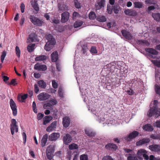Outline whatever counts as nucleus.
<instances>
[{
	"label": "nucleus",
	"instance_id": "1",
	"mask_svg": "<svg viewBox=\"0 0 160 160\" xmlns=\"http://www.w3.org/2000/svg\"><path fill=\"white\" fill-rule=\"evenodd\" d=\"M158 102L157 100H154L153 104L154 106L151 108L148 111L147 115L149 117H151L153 115H155V117L157 118L160 116V108H157Z\"/></svg>",
	"mask_w": 160,
	"mask_h": 160
},
{
	"label": "nucleus",
	"instance_id": "2",
	"mask_svg": "<svg viewBox=\"0 0 160 160\" xmlns=\"http://www.w3.org/2000/svg\"><path fill=\"white\" fill-rule=\"evenodd\" d=\"M46 39L48 41L44 46V49L46 51H49L53 47L56 43V41L55 39L53 38L52 36L50 34L47 36Z\"/></svg>",
	"mask_w": 160,
	"mask_h": 160
},
{
	"label": "nucleus",
	"instance_id": "3",
	"mask_svg": "<svg viewBox=\"0 0 160 160\" xmlns=\"http://www.w3.org/2000/svg\"><path fill=\"white\" fill-rule=\"evenodd\" d=\"M29 19L31 22L34 25L39 26H42L44 23V20L33 15H30Z\"/></svg>",
	"mask_w": 160,
	"mask_h": 160
},
{
	"label": "nucleus",
	"instance_id": "4",
	"mask_svg": "<svg viewBox=\"0 0 160 160\" xmlns=\"http://www.w3.org/2000/svg\"><path fill=\"white\" fill-rule=\"evenodd\" d=\"M54 152V148L51 145L48 146L46 150V154L47 158L52 160L53 157V153Z\"/></svg>",
	"mask_w": 160,
	"mask_h": 160
},
{
	"label": "nucleus",
	"instance_id": "5",
	"mask_svg": "<svg viewBox=\"0 0 160 160\" xmlns=\"http://www.w3.org/2000/svg\"><path fill=\"white\" fill-rule=\"evenodd\" d=\"M147 153V152L146 150L142 149L138 151L137 152V155L138 156V158L139 159H141V156H142L145 159L148 160L149 159V157L148 155L146 154Z\"/></svg>",
	"mask_w": 160,
	"mask_h": 160
},
{
	"label": "nucleus",
	"instance_id": "6",
	"mask_svg": "<svg viewBox=\"0 0 160 160\" xmlns=\"http://www.w3.org/2000/svg\"><path fill=\"white\" fill-rule=\"evenodd\" d=\"M10 106L12 111V114L14 116H16L17 114V106L16 104L12 99L10 100Z\"/></svg>",
	"mask_w": 160,
	"mask_h": 160
},
{
	"label": "nucleus",
	"instance_id": "7",
	"mask_svg": "<svg viewBox=\"0 0 160 160\" xmlns=\"http://www.w3.org/2000/svg\"><path fill=\"white\" fill-rule=\"evenodd\" d=\"M121 32L122 36L126 39L131 40L132 39L133 36L130 32L125 30H122Z\"/></svg>",
	"mask_w": 160,
	"mask_h": 160
},
{
	"label": "nucleus",
	"instance_id": "8",
	"mask_svg": "<svg viewBox=\"0 0 160 160\" xmlns=\"http://www.w3.org/2000/svg\"><path fill=\"white\" fill-rule=\"evenodd\" d=\"M69 13L68 12H65L61 14V21L62 23H64L67 22L69 18Z\"/></svg>",
	"mask_w": 160,
	"mask_h": 160
},
{
	"label": "nucleus",
	"instance_id": "9",
	"mask_svg": "<svg viewBox=\"0 0 160 160\" xmlns=\"http://www.w3.org/2000/svg\"><path fill=\"white\" fill-rule=\"evenodd\" d=\"M50 95L47 93L42 92L38 95V99L40 101H44L47 100L50 97Z\"/></svg>",
	"mask_w": 160,
	"mask_h": 160
},
{
	"label": "nucleus",
	"instance_id": "10",
	"mask_svg": "<svg viewBox=\"0 0 160 160\" xmlns=\"http://www.w3.org/2000/svg\"><path fill=\"white\" fill-rule=\"evenodd\" d=\"M34 69L38 71H43L47 69V67L45 65H40L39 63L36 64L34 66Z\"/></svg>",
	"mask_w": 160,
	"mask_h": 160
},
{
	"label": "nucleus",
	"instance_id": "11",
	"mask_svg": "<svg viewBox=\"0 0 160 160\" xmlns=\"http://www.w3.org/2000/svg\"><path fill=\"white\" fill-rule=\"evenodd\" d=\"M139 134V132L137 131H134L130 133L128 136L125 138V139L128 141H130L132 139L136 138Z\"/></svg>",
	"mask_w": 160,
	"mask_h": 160
},
{
	"label": "nucleus",
	"instance_id": "12",
	"mask_svg": "<svg viewBox=\"0 0 160 160\" xmlns=\"http://www.w3.org/2000/svg\"><path fill=\"white\" fill-rule=\"evenodd\" d=\"M105 0H98L97 3L95 5L96 10H99L105 5Z\"/></svg>",
	"mask_w": 160,
	"mask_h": 160
},
{
	"label": "nucleus",
	"instance_id": "13",
	"mask_svg": "<svg viewBox=\"0 0 160 160\" xmlns=\"http://www.w3.org/2000/svg\"><path fill=\"white\" fill-rule=\"evenodd\" d=\"M60 137L59 133H53L48 136V140L50 141H56Z\"/></svg>",
	"mask_w": 160,
	"mask_h": 160
},
{
	"label": "nucleus",
	"instance_id": "14",
	"mask_svg": "<svg viewBox=\"0 0 160 160\" xmlns=\"http://www.w3.org/2000/svg\"><path fill=\"white\" fill-rule=\"evenodd\" d=\"M63 140L64 143L66 145H68L71 142L72 140V137L69 134H67L64 136Z\"/></svg>",
	"mask_w": 160,
	"mask_h": 160
},
{
	"label": "nucleus",
	"instance_id": "15",
	"mask_svg": "<svg viewBox=\"0 0 160 160\" xmlns=\"http://www.w3.org/2000/svg\"><path fill=\"white\" fill-rule=\"evenodd\" d=\"M70 123V118L68 117H65L62 119V123L64 127L67 128L68 127Z\"/></svg>",
	"mask_w": 160,
	"mask_h": 160
},
{
	"label": "nucleus",
	"instance_id": "16",
	"mask_svg": "<svg viewBox=\"0 0 160 160\" xmlns=\"http://www.w3.org/2000/svg\"><path fill=\"white\" fill-rule=\"evenodd\" d=\"M57 123L56 121L52 122L50 126L47 127L46 131L48 132H50L54 130L56 128Z\"/></svg>",
	"mask_w": 160,
	"mask_h": 160
},
{
	"label": "nucleus",
	"instance_id": "17",
	"mask_svg": "<svg viewBox=\"0 0 160 160\" xmlns=\"http://www.w3.org/2000/svg\"><path fill=\"white\" fill-rule=\"evenodd\" d=\"M149 148L150 150L153 152L160 151V145L152 144L149 146Z\"/></svg>",
	"mask_w": 160,
	"mask_h": 160
},
{
	"label": "nucleus",
	"instance_id": "18",
	"mask_svg": "<svg viewBox=\"0 0 160 160\" xmlns=\"http://www.w3.org/2000/svg\"><path fill=\"white\" fill-rule=\"evenodd\" d=\"M105 148L106 149L109 150L115 151L118 148V147L114 144L109 143L106 145Z\"/></svg>",
	"mask_w": 160,
	"mask_h": 160
},
{
	"label": "nucleus",
	"instance_id": "19",
	"mask_svg": "<svg viewBox=\"0 0 160 160\" xmlns=\"http://www.w3.org/2000/svg\"><path fill=\"white\" fill-rule=\"evenodd\" d=\"M125 13L127 15L131 16H135L137 15V13L136 11L128 9L124 11Z\"/></svg>",
	"mask_w": 160,
	"mask_h": 160
},
{
	"label": "nucleus",
	"instance_id": "20",
	"mask_svg": "<svg viewBox=\"0 0 160 160\" xmlns=\"http://www.w3.org/2000/svg\"><path fill=\"white\" fill-rule=\"evenodd\" d=\"M116 64L113 62L107 64L105 67L106 68H107L111 72H113L114 71L116 68Z\"/></svg>",
	"mask_w": 160,
	"mask_h": 160
},
{
	"label": "nucleus",
	"instance_id": "21",
	"mask_svg": "<svg viewBox=\"0 0 160 160\" xmlns=\"http://www.w3.org/2000/svg\"><path fill=\"white\" fill-rule=\"evenodd\" d=\"M145 50L147 52L154 55H157L158 54V52L155 49L153 48H146Z\"/></svg>",
	"mask_w": 160,
	"mask_h": 160
},
{
	"label": "nucleus",
	"instance_id": "22",
	"mask_svg": "<svg viewBox=\"0 0 160 160\" xmlns=\"http://www.w3.org/2000/svg\"><path fill=\"white\" fill-rule=\"evenodd\" d=\"M48 136L47 134L43 135L41 141V146L42 147H44L46 144L48 139Z\"/></svg>",
	"mask_w": 160,
	"mask_h": 160
},
{
	"label": "nucleus",
	"instance_id": "23",
	"mask_svg": "<svg viewBox=\"0 0 160 160\" xmlns=\"http://www.w3.org/2000/svg\"><path fill=\"white\" fill-rule=\"evenodd\" d=\"M150 142V140L148 138H143L140 140L136 143L137 145H141L144 144L149 143Z\"/></svg>",
	"mask_w": 160,
	"mask_h": 160
},
{
	"label": "nucleus",
	"instance_id": "24",
	"mask_svg": "<svg viewBox=\"0 0 160 160\" xmlns=\"http://www.w3.org/2000/svg\"><path fill=\"white\" fill-rule=\"evenodd\" d=\"M51 58L52 62H56L58 59V54L57 51L53 52L51 54Z\"/></svg>",
	"mask_w": 160,
	"mask_h": 160
},
{
	"label": "nucleus",
	"instance_id": "25",
	"mask_svg": "<svg viewBox=\"0 0 160 160\" xmlns=\"http://www.w3.org/2000/svg\"><path fill=\"white\" fill-rule=\"evenodd\" d=\"M128 156L127 157V160H138V156L135 155L133 152L132 154H129Z\"/></svg>",
	"mask_w": 160,
	"mask_h": 160
},
{
	"label": "nucleus",
	"instance_id": "26",
	"mask_svg": "<svg viewBox=\"0 0 160 160\" xmlns=\"http://www.w3.org/2000/svg\"><path fill=\"white\" fill-rule=\"evenodd\" d=\"M52 117L50 116H46L43 119V125H46L47 123H49L52 119Z\"/></svg>",
	"mask_w": 160,
	"mask_h": 160
},
{
	"label": "nucleus",
	"instance_id": "27",
	"mask_svg": "<svg viewBox=\"0 0 160 160\" xmlns=\"http://www.w3.org/2000/svg\"><path fill=\"white\" fill-rule=\"evenodd\" d=\"M137 43L141 45L146 46H148L149 45L150 43L148 42L146 40H138L137 41Z\"/></svg>",
	"mask_w": 160,
	"mask_h": 160
},
{
	"label": "nucleus",
	"instance_id": "28",
	"mask_svg": "<svg viewBox=\"0 0 160 160\" xmlns=\"http://www.w3.org/2000/svg\"><path fill=\"white\" fill-rule=\"evenodd\" d=\"M143 128L146 131H152L153 130V128L152 126L150 124H147L143 127Z\"/></svg>",
	"mask_w": 160,
	"mask_h": 160
},
{
	"label": "nucleus",
	"instance_id": "29",
	"mask_svg": "<svg viewBox=\"0 0 160 160\" xmlns=\"http://www.w3.org/2000/svg\"><path fill=\"white\" fill-rule=\"evenodd\" d=\"M37 83L40 88L43 89H45L46 88V83L42 80L38 81Z\"/></svg>",
	"mask_w": 160,
	"mask_h": 160
},
{
	"label": "nucleus",
	"instance_id": "30",
	"mask_svg": "<svg viewBox=\"0 0 160 160\" xmlns=\"http://www.w3.org/2000/svg\"><path fill=\"white\" fill-rule=\"evenodd\" d=\"M10 130L12 135L14 134V132H18V125L10 126Z\"/></svg>",
	"mask_w": 160,
	"mask_h": 160
},
{
	"label": "nucleus",
	"instance_id": "31",
	"mask_svg": "<svg viewBox=\"0 0 160 160\" xmlns=\"http://www.w3.org/2000/svg\"><path fill=\"white\" fill-rule=\"evenodd\" d=\"M59 10L65 11L68 9V7L64 4H60L58 6Z\"/></svg>",
	"mask_w": 160,
	"mask_h": 160
},
{
	"label": "nucleus",
	"instance_id": "32",
	"mask_svg": "<svg viewBox=\"0 0 160 160\" xmlns=\"http://www.w3.org/2000/svg\"><path fill=\"white\" fill-rule=\"evenodd\" d=\"M35 39V35L34 33H32L29 35V37L28 39V40L29 42L31 43L34 42Z\"/></svg>",
	"mask_w": 160,
	"mask_h": 160
},
{
	"label": "nucleus",
	"instance_id": "33",
	"mask_svg": "<svg viewBox=\"0 0 160 160\" xmlns=\"http://www.w3.org/2000/svg\"><path fill=\"white\" fill-rule=\"evenodd\" d=\"M152 16L154 19L157 21H160V13H152Z\"/></svg>",
	"mask_w": 160,
	"mask_h": 160
},
{
	"label": "nucleus",
	"instance_id": "34",
	"mask_svg": "<svg viewBox=\"0 0 160 160\" xmlns=\"http://www.w3.org/2000/svg\"><path fill=\"white\" fill-rule=\"evenodd\" d=\"M85 133L88 136L90 137H94L96 135V133L95 132L88 129L85 130Z\"/></svg>",
	"mask_w": 160,
	"mask_h": 160
},
{
	"label": "nucleus",
	"instance_id": "35",
	"mask_svg": "<svg viewBox=\"0 0 160 160\" xmlns=\"http://www.w3.org/2000/svg\"><path fill=\"white\" fill-rule=\"evenodd\" d=\"M133 5L135 8H140L143 7V3L141 2H133Z\"/></svg>",
	"mask_w": 160,
	"mask_h": 160
},
{
	"label": "nucleus",
	"instance_id": "36",
	"mask_svg": "<svg viewBox=\"0 0 160 160\" xmlns=\"http://www.w3.org/2000/svg\"><path fill=\"white\" fill-rule=\"evenodd\" d=\"M35 45L34 43L30 44L27 47V50L29 52H32L34 49V47Z\"/></svg>",
	"mask_w": 160,
	"mask_h": 160
},
{
	"label": "nucleus",
	"instance_id": "37",
	"mask_svg": "<svg viewBox=\"0 0 160 160\" xmlns=\"http://www.w3.org/2000/svg\"><path fill=\"white\" fill-rule=\"evenodd\" d=\"M28 97V95L27 94H24L23 95L21 96L20 98L18 96V98L20 102H25V100Z\"/></svg>",
	"mask_w": 160,
	"mask_h": 160
},
{
	"label": "nucleus",
	"instance_id": "38",
	"mask_svg": "<svg viewBox=\"0 0 160 160\" xmlns=\"http://www.w3.org/2000/svg\"><path fill=\"white\" fill-rule=\"evenodd\" d=\"M47 57L45 55H41L37 56L35 58V60L36 61H43L46 59Z\"/></svg>",
	"mask_w": 160,
	"mask_h": 160
},
{
	"label": "nucleus",
	"instance_id": "39",
	"mask_svg": "<svg viewBox=\"0 0 160 160\" xmlns=\"http://www.w3.org/2000/svg\"><path fill=\"white\" fill-rule=\"evenodd\" d=\"M83 22L81 21H77L74 23V27L75 28H78L81 26L83 24Z\"/></svg>",
	"mask_w": 160,
	"mask_h": 160
},
{
	"label": "nucleus",
	"instance_id": "40",
	"mask_svg": "<svg viewBox=\"0 0 160 160\" xmlns=\"http://www.w3.org/2000/svg\"><path fill=\"white\" fill-rule=\"evenodd\" d=\"M96 18V14L93 11H91L89 14V18L91 20H94Z\"/></svg>",
	"mask_w": 160,
	"mask_h": 160
},
{
	"label": "nucleus",
	"instance_id": "41",
	"mask_svg": "<svg viewBox=\"0 0 160 160\" xmlns=\"http://www.w3.org/2000/svg\"><path fill=\"white\" fill-rule=\"evenodd\" d=\"M97 20L100 22H105L107 19L104 16H99L97 17Z\"/></svg>",
	"mask_w": 160,
	"mask_h": 160
},
{
	"label": "nucleus",
	"instance_id": "42",
	"mask_svg": "<svg viewBox=\"0 0 160 160\" xmlns=\"http://www.w3.org/2000/svg\"><path fill=\"white\" fill-rule=\"evenodd\" d=\"M68 148L70 150H74L77 149L78 147L77 144L74 143H72L69 145Z\"/></svg>",
	"mask_w": 160,
	"mask_h": 160
},
{
	"label": "nucleus",
	"instance_id": "43",
	"mask_svg": "<svg viewBox=\"0 0 160 160\" xmlns=\"http://www.w3.org/2000/svg\"><path fill=\"white\" fill-rule=\"evenodd\" d=\"M31 4L32 7L35 11L38 12L39 10V8L37 1L34 2Z\"/></svg>",
	"mask_w": 160,
	"mask_h": 160
},
{
	"label": "nucleus",
	"instance_id": "44",
	"mask_svg": "<svg viewBox=\"0 0 160 160\" xmlns=\"http://www.w3.org/2000/svg\"><path fill=\"white\" fill-rule=\"evenodd\" d=\"M58 94L59 96L61 98H63L64 97L63 90L62 87H59V88Z\"/></svg>",
	"mask_w": 160,
	"mask_h": 160
},
{
	"label": "nucleus",
	"instance_id": "45",
	"mask_svg": "<svg viewBox=\"0 0 160 160\" xmlns=\"http://www.w3.org/2000/svg\"><path fill=\"white\" fill-rule=\"evenodd\" d=\"M152 62L158 68L160 67V61L158 60H152Z\"/></svg>",
	"mask_w": 160,
	"mask_h": 160
},
{
	"label": "nucleus",
	"instance_id": "46",
	"mask_svg": "<svg viewBox=\"0 0 160 160\" xmlns=\"http://www.w3.org/2000/svg\"><path fill=\"white\" fill-rule=\"evenodd\" d=\"M15 52L17 57L19 58L20 56V51L19 48L18 46L16 47Z\"/></svg>",
	"mask_w": 160,
	"mask_h": 160
},
{
	"label": "nucleus",
	"instance_id": "47",
	"mask_svg": "<svg viewBox=\"0 0 160 160\" xmlns=\"http://www.w3.org/2000/svg\"><path fill=\"white\" fill-rule=\"evenodd\" d=\"M155 91L157 94L160 95V86L157 84L155 85Z\"/></svg>",
	"mask_w": 160,
	"mask_h": 160
},
{
	"label": "nucleus",
	"instance_id": "48",
	"mask_svg": "<svg viewBox=\"0 0 160 160\" xmlns=\"http://www.w3.org/2000/svg\"><path fill=\"white\" fill-rule=\"evenodd\" d=\"M90 52L92 53L97 54L98 53L96 47H92L91 48Z\"/></svg>",
	"mask_w": 160,
	"mask_h": 160
},
{
	"label": "nucleus",
	"instance_id": "49",
	"mask_svg": "<svg viewBox=\"0 0 160 160\" xmlns=\"http://www.w3.org/2000/svg\"><path fill=\"white\" fill-rule=\"evenodd\" d=\"M6 55V52L5 51H3L2 52L1 58V61L2 63L3 62V61Z\"/></svg>",
	"mask_w": 160,
	"mask_h": 160
},
{
	"label": "nucleus",
	"instance_id": "50",
	"mask_svg": "<svg viewBox=\"0 0 160 160\" xmlns=\"http://www.w3.org/2000/svg\"><path fill=\"white\" fill-rule=\"evenodd\" d=\"M74 2L75 7L76 8H81L80 4L78 0H75Z\"/></svg>",
	"mask_w": 160,
	"mask_h": 160
},
{
	"label": "nucleus",
	"instance_id": "51",
	"mask_svg": "<svg viewBox=\"0 0 160 160\" xmlns=\"http://www.w3.org/2000/svg\"><path fill=\"white\" fill-rule=\"evenodd\" d=\"M52 87L54 89L57 88L58 87V84L56 82L55 80L52 81Z\"/></svg>",
	"mask_w": 160,
	"mask_h": 160
},
{
	"label": "nucleus",
	"instance_id": "52",
	"mask_svg": "<svg viewBox=\"0 0 160 160\" xmlns=\"http://www.w3.org/2000/svg\"><path fill=\"white\" fill-rule=\"evenodd\" d=\"M80 160H88V157L86 155H82L80 156Z\"/></svg>",
	"mask_w": 160,
	"mask_h": 160
},
{
	"label": "nucleus",
	"instance_id": "53",
	"mask_svg": "<svg viewBox=\"0 0 160 160\" xmlns=\"http://www.w3.org/2000/svg\"><path fill=\"white\" fill-rule=\"evenodd\" d=\"M44 117V114L41 113H39L37 115V119L40 120L42 119Z\"/></svg>",
	"mask_w": 160,
	"mask_h": 160
},
{
	"label": "nucleus",
	"instance_id": "54",
	"mask_svg": "<svg viewBox=\"0 0 160 160\" xmlns=\"http://www.w3.org/2000/svg\"><path fill=\"white\" fill-rule=\"evenodd\" d=\"M17 122L15 119H12L11 120V123L10 125V126H16V125H18L17 124Z\"/></svg>",
	"mask_w": 160,
	"mask_h": 160
},
{
	"label": "nucleus",
	"instance_id": "55",
	"mask_svg": "<svg viewBox=\"0 0 160 160\" xmlns=\"http://www.w3.org/2000/svg\"><path fill=\"white\" fill-rule=\"evenodd\" d=\"M102 160H113L112 158L109 156H106L104 157Z\"/></svg>",
	"mask_w": 160,
	"mask_h": 160
},
{
	"label": "nucleus",
	"instance_id": "56",
	"mask_svg": "<svg viewBox=\"0 0 160 160\" xmlns=\"http://www.w3.org/2000/svg\"><path fill=\"white\" fill-rule=\"evenodd\" d=\"M32 107L33 112L35 113H37V111L36 109V104L34 101L32 103Z\"/></svg>",
	"mask_w": 160,
	"mask_h": 160
},
{
	"label": "nucleus",
	"instance_id": "57",
	"mask_svg": "<svg viewBox=\"0 0 160 160\" xmlns=\"http://www.w3.org/2000/svg\"><path fill=\"white\" fill-rule=\"evenodd\" d=\"M79 15V14L77 12H74L73 13L72 19H75L76 18L78 17Z\"/></svg>",
	"mask_w": 160,
	"mask_h": 160
},
{
	"label": "nucleus",
	"instance_id": "58",
	"mask_svg": "<svg viewBox=\"0 0 160 160\" xmlns=\"http://www.w3.org/2000/svg\"><path fill=\"white\" fill-rule=\"evenodd\" d=\"M25 8V5L24 4L22 3L21 4L20 8L21 12L22 13H23L24 12V9Z\"/></svg>",
	"mask_w": 160,
	"mask_h": 160
},
{
	"label": "nucleus",
	"instance_id": "59",
	"mask_svg": "<svg viewBox=\"0 0 160 160\" xmlns=\"http://www.w3.org/2000/svg\"><path fill=\"white\" fill-rule=\"evenodd\" d=\"M88 50V48L87 46L85 45H83L82 48V51L83 52V54H85V53L87 52Z\"/></svg>",
	"mask_w": 160,
	"mask_h": 160
},
{
	"label": "nucleus",
	"instance_id": "60",
	"mask_svg": "<svg viewBox=\"0 0 160 160\" xmlns=\"http://www.w3.org/2000/svg\"><path fill=\"white\" fill-rule=\"evenodd\" d=\"M34 91L36 93H37L39 91V88L38 85L37 84H35L34 85Z\"/></svg>",
	"mask_w": 160,
	"mask_h": 160
},
{
	"label": "nucleus",
	"instance_id": "61",
	"mask_svg": "<svg viewBox=\"0 0 160 160\" xmlns=\"http://www.w3.org/2000/svg\"><path fill=\"white\" fill-rule=\"evenodd\" d=\"M50 102L53 105H55L58 103L57 100L53 99L50 100Z\"/></svg>",
	"mask_w": 160,
	"mask_h": 160
},
{
	"label": "nucleus",
	"instance_id": "62",
	"mask_svg": "<svg viewBox=\"0 0 160 160\" xmlns=\"http://www.w3.org/2000/svg\"><path fill=\"white\" fill-rule=\"evenodd\" d=\"M22 136L23 140V143H25L26 141L27 136L25 132H23L22 133Z\"/></svg>",
	"mask_w": 160,
	"mask_h": 160
},
{
	"label": "nucleus",
	"instance_id": "63",
	"mask_svg": "<svg viewBox=\"0 0 160 160\" xmlns=\"http://www.w3.org/2000/svg\"><path fill=\"white\" fill-rule=\"evenodd\" d=\"M16 79H12L10 83L9 84V85H13L14 86H15L17 84V83H16Z\"/></svg>",
	"mask_w": 160,
	"mask_h": 160
},
{
	"label": "nucleus",
	"instance_id": "64",
	"mask_svg": "<svg viewBox=\"0 0 160 160\" xmlns=\"http://www.w3.org/2000/svg\"><path fill=\"white\" fill-rule=\"evenodd\" d=\"M153 125L156 126L157 127L160 128V121L156 122L153 123Z\"/></svg>",
	"mask_w": 160,
	"mask_h": 160
}]
</instances>
